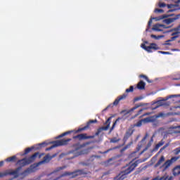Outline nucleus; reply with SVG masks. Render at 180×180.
Instances as JSON below:
<instances>
[{
    "label": "nucleus",
    "mask_w": 180,
    "mask_h": 180,
    "mask_svg": "<svg viewBox=\"0 0 180 180\" xmlns=\"http://www.w3.org/2000/svg\"><path fill=\"white\" fill-rule=\"evenodd\" d=\"M51 160V156L50 155H46L44 157V159L42 161L38 162L37 164H34L32 165L30 168H28L27 170L25 171L24 174H30L31 172H34L37 170V167L39 165H41L42 164H47L50 162V160Z\"/></svg>",
    "instance_id": "1"
},
{
    "label": "nucleus",
    "mask_w": 180,
    "mask_h": 180,
    "mask_svg": "<svg viewBox=\"0 0 180 180\" xmlns=\"http://www.w3.org/2000/svg\"><path fill=\"white\" fill-rule=\"evenodd\" d=\"M137 167V165L136 163L132 164L129 167H127L126 169L123 172H122L117 177L115 178V180H123L126 178V175L127 174H130L134 168Z\"/></svg>",
    "instance_id": "2"
},
{
    "label": "nucleus",
    "mask_w": 180,
    "mask_h": 180,
    "mask_svg": "<svg viewBox=\"0 0 180 180\" xmlns=\"http://www.w3.org/2000/svg\"><path fill=\"white\" fill-rule=\"evenodd\" d=\"M22 169V167H18L15 169H8L4 172H0V178H4V176H8V175H13L14 178H18L19 176V172Z\"/></svg>",
    "instance_id": "3"
},
{
    "label": "nucleus",
    "mask_w": 180,
    "mask_h": 180,
    "mask_svg": "<svg viewBox=\"0 0 180 180\" xmlns=\"http://www.w3.org/2000/svg\"><path fill=\"white\" fill-rule=\"evenodd\" d=\"M179 158L178 157H173L170 160H166L160 167V169H162L164 172V171H167L169 167L174 164V162H176L178 161Z\"/></svg>",
    "instance_id": "4"
},
{
    "label": "nucleus",
    "mask_w": 180,
    "mask_h": 180,
    "mask_svg": "<svg viewBox=\"0 0 180 180\" xmlns=\"http://www.w3.org/2000/svg\"><path fill=\"white\" fill-rule=\"evenodd\" d=\"M37 155H39V153H35L28 159H22L21 160H19L18 164L19 165H22V167L25 165H27V164H30V162H33V161L36 160V158L37 157Z\"/></svg>",
    "instance_id": "5"
},
{
    "label": "nucleus",
    "mask_w": 180,
    "mask_h": 180,
    "mask_svg": "<svg viewBox=\"0 0 180 180\" xmlns=\"http://www.w3.org/2000/svg\"><path fill=\"white\" fill-rule=\"evenodd\" d=\"M70 140L71 139L56 141H55L54 146H51L49 148H47L46 150H51V148H54V147H58L60 146H67Z\"/></svg>",
    "instance_id": "6"
},
{
    "label": "nucleus",
    "mask_w": 180,
    "mask_h": 180,
    "mask_svg": "<svg viewBox=\"0 0 180 180\" xmlns=\"http://www.w3.org/2000/svg\"><path fill=\"white\" fill-rule=\"evenodd\" d=\"M141 47L143 49V50H146L148 51V53H151V50H158V46H157V44H150V46H146V44H141Z\"/></svg>",
    "instance_id": "7"
},
{
    "label": "nucleus",
    "mask_w": 180,
    "mask_h": 180,
    "mask_svg": "<svg viewBox=\"0 0 180 180\" xmlns=\"http://www.w3.org/2000/svg\"><path fill=\"white\" fill-rule=\"evenodd\" d=\"M169 27L162 24H156L153 25L152 30H155V32H162V29H168Z\"/></svg>",
    "instance_id": "8"
},
{
    "label": "nucleus",
    "mask_w": 180,
    "mask_h": 180,
    "mask_svg": "<svg viewBox=\"0 0 180 180\" xmlns=\"http://www.w3.org/2000/svg\"><path fill=\"white\" fill-rule=\"evenodd\" d=\"M110 120H112V117H110L107 120L105 127H103L98 129V131L96 133L97 136H98V134H99V133H101L102 131V130H108V129H109V127H110Z\"/></svg>",
    "instance_id": "9"
},
{
    "label": "nucleus",
    "mask_w": 180,
    "mask_h": 180,
    "mask_svg": "<svg viewBox=\"0 0 180 180\" xmlns=\"http://www.w3.org/2000/svg\"><path fill=\"white\" fill-rule=\"evenodd\" d=\"M164 162H165V157H164V155H161L159 158L157 163L154 165V168H158V167H160V165H162Z\"/></svg>",
    "instance_id": "10"
},
{
    "label": "nucleus",
    "mask_w": 180,
    "mask_h": 180,
    "mask_svg": "<svg viewBox=\"0 0 180 180\" xmlns=\"http://www.w3.org/2000/svg\"><path fill=\"white\" fill-rule=\"evenodd\" d=\"M156 108L154 109H157V108H160V106H169V102H165L164 100L158 101L156 103Z\"/></svg>",
    "instance_id": "11"
},
{
    "label": "nucleus",
    "mask_w": 180,
    "mask_h": 180,
    "mask_svg": "<svg viewBox=\"0 0 180 180\" xmlns=\"http://www.w3.org/2000/svg\"><path fill=\"white\" fill-rule=\"evenodd\" d=\"M77 139H79V140H86L88 139H94V136H87L86 134H81L77 135Z\"/></svg>",
    "instance_id": "12"
},
{
    "label": "nucleus",
    "mask_w": 180,
    "mask_h": 180,
    "mask_svg": "<svg viewBox=\"0 0 180 180\" xmlns=\"http://www.w3.org/2000/svg\"><path fill=\"white\" fill-rule=\"evenodd\" d=\"M173 175H174V176L180 175V165L176 166L173 169Z\"/></svg>",
    "instance_id": "13"
},
{
    "label": "nucleus",
    "mask_w": 180,
    "mask_h": 180,
    "mask_svg": "<svg viewBox=\"0 0 180 180\" xmlns=\"http://www.w3.org/2000/svg\"><path fill=\"white\" fill-rule=\"evenodd\" d=\"M137 88L138 89H145L146 88V83L144 82H143V80H141L138 84H137Z\"/></svg>",
    "instance_id": "14"
},
{
    "label": "nucleus",
    "mask_w": 180,
    "mask_h": 180,
    "mask_svg": "<svg viewBox=\"0 0 180 180\" xmlns=\"http://www.w3.org/2000/svg\"><path fill=\"white\" fill-rule=\"evenodd\" d=\"M179 127H180V126L179 127H172L170 128V129L169 130V133H171V134H172V133H175V134L180 133V131H178V129H179Z\"/></svg>",
    "instance_id": "15"
},
{
    "label": "nucleus",
    "mask_w": 180,
    "mask_h": 180,
    "mask_svg": "<svg viewBox=\"0 0 180 180\" xmlns=\"http://www.w3.org/2000/svg\"><path fill=\"white\" fill-rule=\"evenodd\" d=\"M155 120V117H150L142 120V122H143V123H150V122H154Z\"/></svg>",
    "instance_id": "16"
},
{
    "label": "nucleus",
    "mask_w": 180,
    "mask_h": 180,
    "mask_svg": "<svg viewBox=\"0 0 180 180\" xmlns=\"http://www.w3.org/2000/svg\"><path fill=\"white\" fill-rule=\"evenodd\" d=\"M159 180H171L172 179V176L168 175V174H165L163 176H158Z\"/></svg>",
    "instance_id": "17"
},
{
    "label": "nucleus",
    "mask_w": 180,
    "mask_h": 180,
    "mask_svg": "<svg viewBox=\"0 0 180 180\" xmlns=\"http://www.w3.org/2000/svg\"><path fill=\"white\" fill-rule=\"evenodd\" d=\"M176 20V18H167L165 20V23H167V25H169L171 23H174Z\"/></svg>",
    "instance_id": "18"
},
{
    "label": "nucleus",
    "mask_w": 180,
    "mask_h": 180,
    "mask_svg": "<svg viewBox=\"0 0 180 180\" xmlns=\"http://www.w3.org/2000/svg\"><path fill=\"white\" fill-rule=\"evenodd\" d=\"M6 161L7 162H15L16 161V157L14 155V156L8 158L7 159H6Z\"/></svg>",
    "instance_id": "19"
},
{
    "label": "nucleus",
    "mask_w": 180,
    "mask_h": 180,
    "mask_svg": "<svg viewBox=\"0 0 180 180\" xmlns=\"http://www.w3.org/2000/svg\"><path fill=\"white\" fill-rule=\"evenodd\" d=\"M150 37H152V39H155V40H160V39H162L165 37L164 35H154V34H151Z\"/></svg>",
    "instance_id": "20"
},
{
    "label": "nucleus",
    "mask_w": 180,
    "mask_h": 180,
    "mask_svg": "<svg viewBox=\"0 0 180 180\" xmlns=\"http://www.w3.org/2000/svg\"><path fill=\"white\" fill-rule=\"evenodd\" d=\"M180 32L179 30H174V32L172 34V36L173 37H175V39L179 37Z\"/></svg>",
    "instance_id": "21"
},
{
    "label": "nucleus",
    "mask_w": 180,
    "mask_h": 180,
    "mask_svg": "<svg viewBox=\"0 0 180 180\" xmlns=\"http://www.w3.org/2000/svg\"><path fill=\"white\" fill-rule=\"evenodd\" d=\"M140 106H144V104L140 103V105H136L131 109V110L127 112V113H130V112H133V110H136L138 108H140Z\"/></svg>",
    "instance_id": "22"
},
{
    "label": "nucleus",
    "mask_w": 180,
    "mask_h": 180,
    "mask_svg": "<svg viewBox=\"0 0 180 180\" xmlns=\"http://www.w3.org/2000/svg\"><path fill=\"white\" fill-rule=\"evenodd\" d=\"M71 133H72V131H66V132L62 134L61 135H59L57 137V139H61V137H64V136H67V134H70Z\"/></svg>",
    "instance_id": "23"
},
{
    "label": "nucleus",
    "mask_w": 180,
    "mask_h": 180,
    "mask_svg": "<svg viewBox=\"0 0 180 180\" xmlns=\"http://www.w3.org/2000/svg\"><path fill=\"white\" fill-rule=\"evenodd\" d=\"M140 78H144V79H146V81H147V82H148L149 84H151V82H153L151 80L148 79V77L144 75H139Z\"/></svg>",
    "instance_id": "24"
},
{
    "label": "nucleus",
    "mask_w": 180,
    "mask_h": 180,
    "mask_svg": "<svg viewBox=\"0 0 180 180\" xmlns=\"http://www.w3.org/2000/svg\"><path fill=\"white\" fill-rule=\"evenodd\" d=\"M164 146V141H161L160 142H159V143L156 145V146H155V150H158L159 148L161 147V146Z\"/></svg>",
    "instance_id": "25"
},
{
    "label": "nucleus",
    "mask_w": 180,
    "mask_h": 180,
    "mask_svg": "<svg viewBox=\"0 0 180 180\" xmlns=\"http://www.w3.org/2000/svg\"><path fill=\"white\" fill-rule=\"evenodd\" d=\"M65 168H67L66 166H62V167H57V168L54 170V172H59V171H62V169H65Z\"/></svg>",
    "instance_id": "26"
},
{
    "label": "nucleus",
    "mask_w": 180,
    "mask_h": 180,
    "mask_svg": "<svg viewBox=\"0 0 180 180\" xmlns=\"http://www.w3.org/2000/svg\"><path fill=\"white\" fill-rule=\"evenodd\" d=\"M133 144V141H131L129 143H128L124 148L121 150V151H126L127 148H130V146Z\"/></svg>",
    "instance_id": "27"
},
{
    "label": "nucleus",
    "mask_w": 180,
    "mask_h": 180,
    "mask_svg": "<svg viewBox=\"0 0 180 180\" xmlns=\"http://www.w3.org/2000/svg\"><path fill=\"white\" fill-rule=\"evenodd\" d=\"M98 122V120H91L89 122H87V128L89 127V124H92V123H96Z\"/></svg>",
    "instance_id": "28"
},
{
    "label": "nucleus",
    "mask_w": 180,
    "mask_h": 180,
    "mask_svg": "<svg viewBox=\"0 0 180 180\" xmlns=\"http://www.w3.org/2000/svg\"><path fill=\"white\" fill-rule=\"evenodd\" d=\"M127 97V94H124L122 96H120L118 99L119 101H123V99H126V98Z\"/></svg>",
    "instance_id": "29"
},
{
    "label": "nucleus",
    "mask_w": 180,
    "mask_h": 180,
    "mask_svg": "<svg viewBox=\"0 0 180 180\" xmlns=\"http://www.w3.org/2000/svg\"><path fill=\"white\" fill-rule=\"evenodd\" d=\"M155 13H164V10L160 9V8H156L154 11Z\"/></svg>",
    "instance_id": "30"
},
{
    "label": "nucleus",
    "mask_w": 180,
    "mask_h": 180,
    "mask_svg": "<svg viewBox=\"0 0 180 180\" xmlns=\"http://www.w3.org/2000/svg\"><path fill=\"white\" fill-rule=\"evenodd\" d=\"M176 4H169L168 8L169 9H175L176 8Z\"/></svg>",
    "instance_id": "31"
},
{
    "label": "nucleus",
    "mask_w": 180,
    "mask_h": 180,
    "mask_svg": "<svg viewBox=\"0 0 180 180\" xmlns=\"http://www.w3.org/2000/svg\"><path fill=\"white\" fill-rule=\"evenodd\" d=\"M133 89H134L133 86H131L129 87V89H126L125 92H126L127 94H129V92H133Z\"/></svg>",
    "instance_id": "32"
},
{
    "label": "nucleus",
    "mask_w": 180,
    "mask_h": 180,
    "mask_svg": "<svg viewBox=\"0 0 180 180\" xmlns=\"http://www.w3.org/2000/svg\"><path fill=\"white\" fill-rule=\"evenodd\" d=\"M120 120V117H118V118L115 120V122L113 123V125H112V128H111V130H112V129H115V127L116 126V124H117Z\"/></svg>",
    "instance_id": "33"
},
{
    "label": "nucleus",
    "mask_w": 180,
    "mask_h": 180,
    "mask_svg": "<svg viewBox=\"0 0 180 180\" xmlns=\"http://www.w3.org/2000/svg\"><path fill=\"white\" fill-rule=\"evenodd\" d=\"M173 153H174V154H176V155H178V154L180 153V147L174 149L173 150Z\"/></svg>",
    "instance_id": "34"
},
{
    "label": "nucleus",
    "mask_w": 180,
    "mask_h": 180,
    "mask_svg": "<svg viewBox=\"0 0 180 180\" xmlns=\"http://www.w3.org/2000/svg\"><path fill=\"white\" fill-rule=\"evenodd\" d=\"M143 123H144V122H143V120H142L138 122L136 124V126L137 127H140V126H141V124H143Z\"/></svg>",
    "instance_id": "35"
},
{
    "label": "nucleus",
    "mask_w": 180,
    "mask_h": 180,
    "mask_svg": "<svg viewBox=\"0 0 180 180\" xmlns=\"http://www.w3.org/2000/svg\"><path fill=\"white\" fill-rule=\"evenodd\" d=\"M180 94H174V95H170L169 96V98H179Z\"/></svg>",
    "instance_id": "36"
},
{
    "label": "nucleus",
    "mask_w": 180,
    "mask_h": 180,
    "mask_svg": "<svg viewBox=\"0 0 180 180\" xmlns=\"http://www.w3.org/2000/svg\"><path fill=\"white\" fill-rule=\"evenodd\" d=\"M167 5L165 3L160 2L159 3V7L160 8H165Z\"/></svg>",
    "instance_id": "37"
},
{
    "label": "nucleus",
    "mask_w": 180,
    "mask_h": 180,
    "mask_svg": "<svg viewBox=\"0 0 180 180\" xmlns=\"http://www.w3.org/2000/svg\"><path fill=\"white\" fill-rule=\"evenodd\" d=\"M119 102H120V100H119V98H117V99L114 101L113 105H115L116 106L117 105H119Z\"/></svg>",
    "instance_id": "38"
},
{
    "label": "nucleus",
    "mask_w": 180,
    "mask_h": 180,
    "mask_svg": "<svg viewBox=\"0 0 180 180\" xmlns=\"http://www.w3.org/2000/svg\"><path fill=\"white\" fill-rule=\"evenodd\" d=\"M117 141H119V139L114 138L110 140L111 143H117Z\"/></svg>",
    "instance_id": "39"
},
{
    "label": "nucleus",
    "mask_w": 180,
    "mask_h": 180,
    "mask_svg": "<svg viewBox=\"0 0 180 180\" xmlns=\"http://www.w3.org/2000/svg\"><path fill=\"white\" fill-rule=\"evenodd\" d=\"M86 129H88V127H87V126H86V127H83V128L79 129L77 131V132L82 131V130H85Z\"/></svg>",
    "instance_id": "40"
},
{
    "label": "nucleus",
    "mask_w": 180,
    "mask_h": 180,
    "mask_svg": "<svg viewBox=\"0 0 180 180\" xmlns=\"http://www.w3.org/2000/svg\"><path fill=\"white\" fill-rule=\"evenodd\" d=\"M30 151H32V149L30 148H27V149H25V154H27L30 153Z\"/></svg>",
    "instance_id": "41"
},
{
    "label": "nucleus",
    "mask_w": 180,
    "mask_h": 180,
    "mask_svg": "<svg viewBox=\"0 0 180 180\" xmlns=\"http://www.w3.org/2000/svg\"><path fill=\"white\" fill-rule=\"evenodd\" d=\"M162 116H164V113L160 112L155 117V119H157L158 117H162Z\"/></svg>",
    "instance_id": "42"
},
{
    "label": "nucleus",
    "mask_w": 180,
    "mask_h": 180,
    "mask_svg": "<svg viewBox=\"0 0 180 180\" xmlns=\"http://www.w3.org/2000/svg\"><path fill=\"white\" fill-rule=\"evenodd\" d=\"M176 38L175 37H172L170 39L167 40L166 43H168L169 41H174Z\"/></svg>",
    "instance_id": "43"
},
{
    "label": "nucleus",
    "mask_w": 180,
    "mask_h": 180,
    "mask_svg": "<svg viewBox=\"0 0 180 180\" xmlns=\"http://www.w3.org/2000/svg\"><path fill=\"white\" fill-rule=\"evenodd\" d=\"M141 99H143V97H136L134 98L135 102H137V101H141Z\"/></svg>",
    "instance_id": "44"
},
{
    "label": "nucleus",
    "mask_w": 180,
    "mask_h": 180,
    "mask_svg": "<svg viewBox=\"0 0 180 180\" xmlns=\"http://www.w3.org/2000/svg\"><path fill=\"white\" fill-rule=\"evenodd\" d=\"M168 147V145H165V146H163L160 150V153H161V151H162V150H165L166 148Z\"/></svg>",
    "instance_id": "45"
},
{
    "label": "nucleus",
    "mask_w": 180,
    "mask_h": 180,
    "mask_svg": "<svg viewBox=\"0 0 180 180\" xmlns=\"http://www.w3.org/2000/svg\"><path fill=\"white\" fill-rule=\"evenodd\" d=\"M81 154H88V152H78L77 155H81Z\"/></svg>",
    "instance_id": "46"
},
{
    "label": "nucleus",
    "mask_w": 180,
    "mask_h": 180,
    "mask_svg": "<svg viewBox=\"0 0 180 180\" xmlns=\"http://www.w3.org/2000/svg\"><path fill=\"white\" fill-rule=\"evenodd\" d=\"M157 157H158V153L157 155H155L152 158V160H153V161H155V160H157Z\"/></svg>",
    "instance_id": "47"
},
{
    "label": "nucleus",
    "mask_w": 180,
    "mask_h": 180,
    "mask_svg": "<svg viewBox=\"0 0 180 180\" xmlns=\"http://www.w3.org/2000/svg\"><path fill=\"white\" fill-rule=\"evenodd\" d=\"M155 20H161V19H162V18L159 17V18H153Z\"/></svg>",
    "instance_id": "48"
},
{
    "label": "nucleus",
    "mask_w": 180,
    "mask_h": 180,
    "mask_svg": "<svg viewBox=\"0 0 180 180\" xmlns=\"http://www.w3.org/2000/svg\"><path fill=\"white\" fill-rule=\"evenodd\" d=\"M158 53H161L162 54H169V52L158 51Z\"/></svg>",
    "instance_id": "49"
},
{
    "label": "nucleus",
    "mask_w": 180,
    "mask_h": 180,
    "mask_svg": "<svg viewBox=\"0 0 180 180\" xmlns=\"http://www.w3.org/2000/svg\"><path fill=\"white\" fill-rule=\"evenodd\" d=\"M60 158H63V157H65V153H62L59 155Z\"/></svg>",
    "instance_id": "50"
},
{
    "label": "nucleus",
    "mask_w": 180,
    "mask_h": 180,
    "mask_svg": "<svg viewBox=\"0 0 180 180\" xmlns=\"http://www.w3.org/2000/svg\"><path fill=\"white\" fill-rule=\"evenodd\" d=\"M168 99H171V97H169V96L163 99V101L165 102L166 101H168Z\"/></svg>",
    "instance_id": "51"
},
{
    "label": "nucleus",
    "mask_w": 180,
    "mask_h": 180,
    "mask_svg": "<svg viewBox=\"0 0 180 180\" xmlns=\"http://www.w3.org/2000/svg\"><path fill=\"white\" fill-rule=\"evenodd\" d=\"M153 23V20H150L148 21V26H151V24Z\"/></svg>",
    "instance_id": "52"
},
{
    "label": "nucleus",
    "mask_w": 180,
    "mask_h": 180,
    "mask_svg": "<svg viewBox=\"0 0 180 180\" xmlns=\"http://www.w3.org/2000/svg\"><path fill=\"white\" fill-rule=\"evenodd\" d=\"M148 147H151V143H149L147 146V148H146V150H147V148H148Z\"/></svg>",
    "instance_id": "53"
},
{
    "label": "nucleus",
    "mask_w": 180,
    "mask_h": 180,
    "mask_svg": "<svg viewBox=\"0 0 180 180\" xmlns=\"http://www.w3.org/2000/svg\"><path fill=\"white\" fill-rule=\"evenodd\" d=\"M4 165V161H1L0 162V167H2Z\"/></svg>",
    "instance_id": "54"
},
{
    "label": "nucleus",
    "mask_w": 180,
    "mask_h": 180,
    "mask_svg": "<svg viewBox=\"0 0 180 180\" xmlns=\"http://www.w3.org/2000/svg\"><path fill=\"white\" fill-rule=\"evenodd\" d=\"M111 150H112V148L111 149H108L106 151H105L104 153H109L110 151H111Z\"/></svg>",
    "instance_id": "55"
},
{
    "label": "nucleus",
    "mask_w": 180,
    "mask_h": 180,
    "mask_svg": "<svg viewBox=\"0 0 180 180\" xmlns=\"http://www.w3.org/2000/svg\"><path fill=\"white\" fill-rule=\"evenodd\" d=\"M57 155V154H54V155H53L52 156H51V158L52 159V158H54V157H56Z\"/></svg>",
    "instance_id": "56"
},
{
    "label": "nucleus",
    "mask_w": 180,
    "mask_h": 180,
    "mask_svg": "<svg viewBox=\"0 0 180 180\" xmlns=\"http://www.w3.org/2000/svg\"><path fill=\"white\" fill-rule=\"evenodd\" d=\"M152 180H159L158 179V176L155 177V179H152Z\"/></svg>",
    "instance_id": "57"
},
{
    "label": "nucleus",
    "mask_w": 180,
    "mask_h": 180,
    "mask_svg": "<svg viewBox=\"0 0 180 180\" xmlns=\"http://www.w3.org/2000/svg\"><path fill=\"white\" fill-rule=\"evenodd\" d=\"M124 112H126V110H123V111H122L120 113H121V115H123L124 113Z\"/></svg>",
    "instance_id": "58"
},
{
    "label": "nucleus",
    "mask_w": 180,
    "mask_h": 180,
    "mask_svg": "<svg viewBox=\"0 0 180 180\" xmlns=\"http://www.w3.org/2000/svg\"><path fill=\"white\" fill-rule=\"evenodd\" d=\"M169 32L171 31H166V32H164L163 33H169Z\"/></svg>",
    "instance_id": "59"
},
{
    "label": "nucleus",
    "mask_w": 180,
    "mask_h": 180,
    "mask_svg": "<svg viewBox=\"0 0 180 180\" xmlns=\"http://www.w3.org/2000/svg\"><path fill=\"white\" fill-rule=\"evenodd\" d=\"M178 9L179 8H174V9H172V11H177Z\"/></svg>",
    "instance_id": "60"
},
{
    "label": "nucleus",
    "mask_w": 180,
    "mask_h": 180,
    "mask_svg": "<svg viewBox=\"0 0 180 180\" xmlns=\"http://www.w3.org/2000/svg\"><path fill=\"white\" fill-rule=\"evenodd\" d=\"M141 112H143V110H141L139 111V113H140Z\"/></svg>",
    "instance_id": "61"
},
{
    "label": "nucleus",
    "mask_w": 180,
    "mask_h": 180,
    "mask_svg": "<svg viewBox=\"0 0 180 180\" xmlns=\"http://www.w3.org/2000/svg\"><path fill=\"white\" fill-rule=\"evenodd\" d=\"M166 44H167V45H169V43H166Z\"/></svg>",
    "instance_id": "62"
},
{
    "label": "nucleus",
    "mask_w": 180,
    "mask_h": 180,
    "mask_svg": "<svg viewBox=\"0 0 180 180\" xmlns=\"http://www.w3.org/2000/svg\"><path fill=\"white\" fill-rule=\"evenodd\" d=\"M143 140H146V137H145V138H143Z\"/></svg>",
    "instance_id": "63"
},
{
    "label": "nucleus",
    "mask_w": 180,
    "mask_h": 180,
    "mask_svg": "<svg viewBox=\"0 0 180 180\" xmlns=\"http://www.w3.org/2000/svg\"><path fill=\"white\" fill-rule=\"evenodd\" d=\"M179 2H180V0H179Z\"/></svg>",
    "instance_id": "64"
}]
</instances>
